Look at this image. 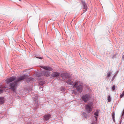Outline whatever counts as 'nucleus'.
I'll return each mask as SVG.
<instances>
[{"label": "nucleus", "instance_id": "obj_1", "mask_svg": "<svg viewBox=\"0 0 124 124\" xmlns=\"http://www.w3.org/2000/svg\"><path fill=\"white\" fill-rule=\"evenodd\" d=\"M74 87H76V90L79 93L82 92L83 90V85L80 83L79 82H75V84L73 85Z\"/></svg>", "mask_w": 124, "mask_h": 124}, {"label": "nucleus", "instance_id": "obj_2", "mask_svg": "<svg viewBox=\"0 0 124 124\" xmlns=\"http://www.w3.org/2000/svg\"><path fill=\"white\" fill-rule=\"evenodd\" d=\"M17 83L16 81H15L14 83H11L9 85V86L10 87L9 88L12 89L16 93L15 89L17 87Z\"/></svg>", "mask_w": 124, "mask_h": 124}, {"label": "nucleus", "instance_id": "obj_3", "mask_svg": "<svg viewBox=\"0 0 124 124\" xmlns=\"http://www.w3.org/2000/svg\"><path fill=\"white\" fill-rule=\"evenodd\" d=\"M92 105L93 103H91L90 104H87L85 107L86 110L89 113L92 111Z\"/></svg>", "mask_w": 124, "mask_h": 124}, {"label": "nucleus", "instance_id": "obj_4", "mask_svg": "<svg viewBox=\"0 0 124 124\" xmlns=\"http://www.w3.org/2000/svg\"><path fill=\"white\" fill-rule=\"evenodd\" d=\"M90 98V96L87 94L83 95L82 97V100L85 102H86L89 100Z\"/></svg>", "mask_w": 124, "mask_h": 124}, {"label": "nucleus", "instance_id": "obj_5", "mask_svg": "<svg viewBox=\"0 0 124 124\" xmlns=\"http://www.w3.org/2000/svg\"><path fill=\"white\" fill-rule=\"evenodd\" d=\"M16 79V77H11L5 80V82L7 84H9L15 80Z\"/></svg>", "mask_w": 124, "mask_h": 124}, {"label": "nucleus", "instance_id": "obj_6", "mask_svg": "<svg viewBox=\"0 0 124 124\" xmlns=\"http://www.w3.org/2000/svg\"><path fill=\"white\" fill-rule=\"evenodd\" d=\"M16 79V77H11L5 80V82L7 84H9L15 80Z\"/></svg>", "mask_w": 124, "mask_h": 124}, {"label": "nucleus", "instance_id": "obj_7", "mask_svg": "<svg viewBox=\"0 0 124 124\" xmlns=\"http://www.w3.org/2000/svg\"><path fill=\"white\" fill-rule=\"evenodd\" d=\"M61 76L62 77H64L62 78V79L65 80L66 78H68L69 77V76L68 74L67 73H63L61 74Z\"/></svg>", "mask_w": 124, "mask_h": 124}, {"label": "nucleus", "instance_id": "obj_8", "mask_svg": "<svg viewBox=\"0 0 124 124\" xmlns=\"http://www.w3.org/2000/svg\"><path fill=\"white\" fill-rule=\"evenodd\" d=\"M28 77L27 75H24L23 76H21L20 77H18L16 81L17 83L19 81L21 80H23L24 79Z\"/></svg>", "mask_w": 124, "mask_h": 124}, {"label": "nucleus", "instance_id": "obj_9", "mask_svg": "<svg viewBox=\"0 0 124 124\" xmlns=\"http://www.w3.org/2000/svg\"><path fill=\"white\" fill-rule=\"evenodd\" d=\"M81 2L83 6V8L85 9L83 11L84 12H85L87 11L88 8L86 3L85 2V1L83 0H81Z\"/></svg>", "mask_w": 124, "mask_h": 124}, {"label": "nucleus", "instance_id": "obj_10", "mask_svg": "<svg viewBox=\"0 0 124 124\" xmlns=\"http://www.w3.org/2000/svg\"><path fill=\"white\" fill-rule=\"evenodd\" d=\"M51 114L46 115L43 116V118L45 121H47L51 118Z\"/></svg>", "mask_w": 124, "mask_h": 124}, {"label": "nucleus", "instance_id": "obj_11", "mask_svg": "<svg viewBox=\"0 0 124 124\" xmlns=\"http://www.w3.org/2000/svg\"><path fill=\"white\" fill-rule=\"evenodd\" d=\"M40 67L42 69H43L46 70L51 71L53 70V69L51 67L49 66H41Z\"/></svg>", "mask_w": 124, "mask_h": 124}, {"label": "nucleus", "instance_id": "obj_12", "mask_svg": "<svg viewBox=\"0 0 124 124\" xmlns=\"http://www.w3.org/2000/svg\"><path fill=\"white\" fill-rule=\"evenodd\" d=\"M60 73L58 72H54L51 75V76L53 77H55L59 76Z\"/></svg>", "mask_w": 124, "mask_h": 124}, {"label": "nucleus", "instance_id": "obj_13", "mask_svg": "<svg viewBox=\"0 0 124 124\" xmlns=\"http://www.w3.org/2000/svg\"><path fill=\"white\" fill-rule=\"evenodd\" d=\"M43 75L45 76L48 77L50 76V72L48 71H45L43 72Z\"/></svg>", "mask_w": 124, "mask_h": 124}, {"label": "nucleus", "instance_id": "obj_14", "mask_svg": "<svg viewBox=\"0 0 124 124\" xmlns=\"http://www.w3.org/2000/svg\"><path fill=\"white\" fill-rule=\"evenodd\" d=\"M99 113V111L98 110H96V111L94 113V117L96 119V121L97 120V116H98Z\"/></svg>", "mask_w": 124, "mask_h": 124}, {"label": "nucleus", "instance_id": "obj_15", "mask_svg": "<svg viewBox=\"0 0 124 124\" xmlns=\"http://www.w3.org/2000/svg\"><path fill=\"white\" fill-rule=\"evenodd\" d=\"M6 88V87L5 86L4 87L0 86V94L3 92L4 90Z\"/></svg>", "mask_w": 124, "mask_h": 124}, {"label": "nucleus", "instance_id": "obj_16", "mask_svg": "<svg viewBox=\"0 0 124 124\" xmlns=\"http://www.w3.org/2000/svg\"><path fill=\"white\" fill-rule=\"evenodd\" d=\"M4 101V99L3 97H0V104H2L3 103Z\"/></svg>", "mask_w": 124, "mask_h": 124}, {"label": "nucleus", "instance_id": "obj_17", "mask_svg": "<svg viewBox=\"0 0 124 124\" xmlns=\"http://www.w3.org/2000/svg\"><path fill=\"white\" fill-rule=\"evenodd\" d=\"M66 82L69 85H71L73 84H72L73 82L71 81L70 79L68 80V81H66Z\"/></svg>", "mask_w": 124, "mask_h": 124}, {"label": "nucleus", "instance_id": "obj_18", "mask_svg": "<svg viewBox=\"0 0 124 124\" xmlns=\"http://www.w3.org/2000/svg\"><path fill=\"white\" fill-rule=\"evenodd\" d=\"M36 100H34V101L35 102V104L37 105V108H38L39 107V106L38 105L39 102L37 100V97H36Z\"/></svg>", "mask_w": 124, "mask_h": 124}, {"label": "nucleus", "instance_id": "obj_19", "mask_svg": "<svg viewBox=\"0 0 124 124\" xmlns=\"http://www.w3.org/2000/svg\"><path fill=\"white\" fill-rule=\"evenodd\" d=\"M111 114L112 115V117L113 119L114 122H115V113L113 112H112Z\"/></svg>", "mask_w": 124, "mask_h": 124}, {"label": "nucleus", "instance_id": "obj_20", "mask_svg": "<svg viewBox=\"0 0 124 124\" xmlns=\"http://www.w3.org/2000/svg\"><path fill=\"white\" fill-rule=\"evenodd\" d=\"M112 73L111 72L109 71L107 74V78L109 77L111 75Z\"/></svg>", "mask_w": 124, "mask_h": 124}, {"label": "nucleus", "instance_id": "obj_21", "mask_svg": "<svg viewBox=\"0 0 124 124\" xmlns=\"http://www.w3.org/2000/svg\"><path fill=\"white\" fill-rule=\"evenodd\" d=\"M123 96H124V90L123 91L122 94L120 95V97L121 98Z\"/></svg>", "mask_w": 124, "mask_h": 124}, {"label": "nucleus", "instance_id": "obj_22", "mask_svg": "<svg viewBox=\"0 0 124 124\" xmlns=\"http://www.w3.org/2000/svg\"><path fill=\"white\" fill-rule=\"evenodd\" d=\"M65 90V89L64 87H62L61 88V91L62 92H64Z\"/></svg>", "mask_w": 124, "mask_h": 124}, {"label": "nucleus", "instance_id": "obj_23", "mask_svg": "<svg viewBox=\"0 0 124 124\" xmlns=\"http://www.w3.org/2000/svg\"><path fill=\"white\" fill-rule=\"evenodd\" d=\"M108 102H110L111 101L110 97L109 95L108 96Z\"/></svg>", "mask_w": 124, "mask_h": 124}, {"label": "nucleus", "instance_id": "obj_24", "mask_svg": "<svg viewBox=\"0 0 124 124\" xmlns=\"http://www.w3.org/2000/svg\"><path fill=\"white\" fill-rule=\"evenodd\" d=\"M83 114L84 115V117L85 118L87 116V115L86 114V113L85 112H83Z\"/></svg>", "mask_w": 124, "mask_h": 124}, {"label": "nucleus", "instance_id": "obj_25", "mask_svg": "<svg viewBox=\"0 0 124 124\" xmlns=\"http://www.w3.org/2000/svg\"><path fill=\"white\" fill-rule=\"evenodd\" d=\"M116 87L115 86V85H113L112 88V90L113 91H114L115 90Z\"/></svg>", "mask_w": 124, "mask_h": 124}, {"label": "nucleus", "instance_id": "obj_26", "mask_svg": "<svg viewBox=\"0 0 124 124\" xmlns=\"http://www.w3.org/2000/svg\"><path fill=\"white\" fill-rule=\"evenodd\" d=\"M37 76L38 77H39L41 76L42 75V74L41 73H39L38 74H37Z\"/></svg>", "mask_w": 124, "mask_h": 124}, {"label": "nucleus", "instance_id": "obj_27", "mask_svg": "<svg viewBox=\"0 0 124 124\" xmlns=\"http://www.w3.org/2000/svg\"><path fill=\"white\" fill-rule=\"evenodd\" d=\"M44 84V83H43V81L40 82L39 83V84L41 85L42 86Z\"/></svg>", "mask_w": 124, "mask_h": 124}, {"label": "nucleus", "instance_id": "obj_28", "mask_svg": "<svg viewBox=\"0 0 124 124\" xmlns=\"http://www.w3.org/2000/svg\"><path fill=\"white\" fill-rule=\"evenodd\" d=\"M122 60H124V55H123L122 57Z\"/></svg>", "mask_w": 124, "mask_h": 124}, {"label": "nucleus", "instance_id": "obj_29", "mask_svg": "<svg viewBox=\"0 0 124 124\" xmlns=\"http://www.w3.org/2000/svg\"><path fill=\"white\" fill-rule=\"evenodd\" d=\"M27 124H32V123H31V122H28Z\"/></svg>", "mask_w": 124, "mask_h": 124}, {"label": "nucleus", "instance_id": "obj_30", "mask_svg": "<svg viewBox=\"0 0 124 124\" xmlns=\"http://www.w3.org/2000/svg\"><path fill=\"white\" fill-rule=\"evenodd\" d=\"M37 58L39 59H42V58L41 57H37Z\"/></svg>", "mask_w": 124, "mask_h": 124}, {"label": "nucleus", "instance_id": "obj_31", "mask_svg": "<svg viewBox=\"0 0 124 124\" xmlns=\"http://www.w3.org/2000/svg\"><path fill=\"white\" fill-rule=\"evenodd\" d=\"M116 76V75H114V76L113 77H114H114H115V76Z\"/></svg>", "mask_w": 124, "mask_h": 124}, {"label": "nucleus", "instance_id": "obj_32", "mask_svg": "<svg viewBox=\"0 0 124 124\" xmlns=\"http://www.w3.org/2000/svg\"><path fill=\"white\" fill-rule=\"evenodd\" d=\"M91 124H93V123H92Z\"/></svg>", "mask_w": 124, "mask_h": 124}, {"label": "nucleus", "instance_id": "obj_33", "mask_svg": "<svg viewBox=\"0 0 124 124\" xmlns=\"http://www.w3.org/2000/svg\"><path fill=\"white\" fill-rule=\"evenodd\" d=\"M36 109L35 110H36Z\"/></svg>", "mask_w": 124, "mask_h": 124}, {"label": "nucleus", "instance_id": "obj_34", "mask_svg": "<svg viewBox=\"0 0 124 124\" xmlns=\"http://www.w3.org/2000/svg\"><path fill=\"white\" fill-rule=\"evenodd\" d=\"M36 109L35 110H36Z\"/></svg>", "mask_w": 124, "mask_h": 124}, {"label": "nucleus", "instance_id": "obj_35", "mask_svg": "<svg viewBox=\"0 0 124 124\" xmlns=\"http://www.w3.org/2000/svg\"><path fill=\"white\" fill-rule=\"evenodd\" d=\"M120 124H121V123H120Z\"/></svg>", "mask_w": 124, "mask_h": 124}]
</instances>
